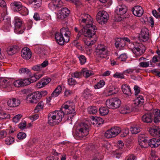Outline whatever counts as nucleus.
Here are the masks:
<instances>
[{
    "mask_svg": "<svg viewBox=\"0 0 160 160\" xmlns=\"http://www.w3.org/2000/svg\"><path fill=\"white\" fill-rule=\"evenodd\" d=\"M88 112L90 114H95L97 112L98 108L95 106L91 107L88 108Z\"/></svg>",
    "mask_w": 160,
    "mask_h": 160,
    "instance_id": "nucleus-36",
    "label": "nucleus"
},
{
    "mask_svg": "<svg viewBox=\"0 0 160 160\" xmlns=\"http://www.w3.org/2000/svg\"><path fill=\"white\" fill-rule=\"evenodd\" d=\"M22 116L21 114H18L15 116L13 118V122L17 123L18 122V121L21 118Z\"/></svg>",
    "mask_w": 160,
    "mask_h": 160,
    "instance_id": "nucleus-54",
    "label": "nucleus"
},
{
    "mask_svg": "<svg viewBox=\"0 0 160 160\" xmlns=\"http://www.w3.org/2000/svg\"><path fill=\"white\" fill-rule=\"evenodd\" d=\"M152 13L153 15L156 18H160V14L157 12L156 10H153L152 11Z\"/></svg>",
    "mask_w": 160,
    "mask_h": 160,
    "instance_id": "nucleus-59",
    "label": "nucleus"
},
{
    "mask_svg": "<svg viewBox=\"0 0 160 160\" xmlns=\"http://www.w3.org/2000/svg\"><path fill=\"white\" fill-rule=\"evenodd\" d=\"M78 58L81 64H83L86 62L87 59L84 55H80L78 57Z\"/></svg>",
    "mask_w": 160,
    "mask_h": 160,
    "instance_id": "nucleus-42",
    "label": "nucleus"
},
{
    "mask_svg": "<svg viewBox=\"0 0 160 160\" xmlns=\"http://www.w3.org/2000/svg\"><path fill=\"white\" fill-rule=\"evenodd\" d=\"M18 49V47L15 45L9 46L7 48V52L9 55H12L17 52Z\"/></svg>",
    "mask_w": 160,
    "mask_h": 160,
    "instance_id": "nucleus-23",
    "label": "nucleus"
},
{
    "mask_svg": "<svg viewBox=\"0 0 160 160\" xmlns=\"http://www.w3.org/2000/svg\"><path fill=\"white\" fill-rule=\"evenodd\" d=\"M105 84V82L103 80H101L95 86L97 87V88H99L104 86ZM95 88H96V87H95Z\"/></svg>",
    "mask_w": 160,
    "mask_h": 160,
    "instance_id": "nucleus-47",
    "label": "nucleus"
},
{
    "mask_svg": "<svg viewBox=\"0 0 160 160\" xmlns=\"http://www.w3.org/2000/svg\"><path fill=\"white\" fill-rule=\"evenodd\" d=\"M144 101V99L143 97L142 96L139 95L135 100L134 104L138 106H141L143 104Z\"/></svg>",
    "mask_w": 160,
    "mask_h": 160,
    "instance_id": "nucleus-29",
    "label": "nucleus"
},
{
    "mask_svg": "<svg viewBox=\"0 0 160 160\" xmlns=\"http://www.w3.org/2000/svg\"><path fill=\"white\" fill-rule=\"evenodd\" d=\"M21 56L24 59L28 60L31 57L32 52L28 48H24L21 51Z\"/></svg>",
    "mask_w": 160,
    "mask_h": 160,
    "instance_id": "nucleus-17",
    "label": "nucleus"
},
{
    "mask_svg": "<svg viewBox=\"0 0 160 160\" xmlns=\"http://www.w3.org/2000/svg\"><path fill=\"white\" fill-rule=\"evenodd\" d=\"M96 120L97 122V126L100 125L101 124H102L103 123L104 121L100 117H96Z\"/></svg>",
    "mask_w": 160,
    "mask_h": 160,
    "instance_id": "nucleus-53",
    "label": "nucleus"
},
{
    "mask_svg": "<svg viewBox=\"0 0 160 160\" xmlns=\"http://www.w3.org/2000/svg\"><path fill=\"white\" fill-rule=\"evenodd\" d=\"M14 25L15 28L14 32L17 34H22L24 31V28L21 29V28L22 26V21L18 17L14 18Z\"/></svg>",
    "mask_w": 160,
    "mask_h": 160,
    "instance_id": "nucleus-10",
    "label": "nucleus"
},
{
    "mask_svg": "<svg viewBox=\"0 0 160 160\" xmlns=\"http://www.w3.org/2000/svg\"><path fill=\"white\" fill-rule=\"evenodd\" d=\"M153 113L154 115V122L155 123L160 122V110L155 109L153 110Z\"/></svg>",
    "mask_w": 160,
    "mask_h": 160,
    "instance_id": "nucleus-25",
    "label": "nucleus"
},
{
    "mask_svg": "<svg viewBox=\"0 0 160 160\" xmlns=\"http://www.w3.org/2000/svg\"><path fill=\"white\" fill-rule=\"evenodd\" d=\"M127 10V8L125 5H119L117 6L115 12L118 15H122L126 13Z\"/></svg>",
    "mask_w": 160,
    "mask_h": 160,
    "instance_id": "nucleus-18",
    "label": "nucleus"
},
{
    "mask_svg": "<svg viewBox=\"0 0 160 160\" xmlns=\"http://www.w3.org/2000/svg\"><path fill=\"white\" fill-rule=\"evenodd\" d=\"M22 82L23 86L28 85L31 83L29 78L22 80Z\"/></svg>",
    "mask_w": 160,
    "mask_h": 160,
    "instance_id": "nucleus-50",
    "label": "nucleus"
},
{
    "mask_svg": "<svg viewBox=\"0 0 160 160\" xmlns=\"http://www.w3.org/2000/svg\"><path fill=\"white\" fill-rule=\"evenodd\" d=\"M160 145V140L156 138L150 139L148 143V146H149L152 148H156Z\"/></svg>",
    "mask_w": 160,
    "mask_h": 160,
    "instance_id": "nucleus-21",
    "label": "nucleus"
},
{
    "mask_svg": "<svg viewBox=\"0 0 160 160\" xmlns=\"http://www.w3.org/2000/svg\"><path fill=\"white\" fill-rule=\"evenodd\" d=\"M33 18L36 21L40 20V18L39 14L37 12H36L34 13L33 16Z\"/></svg>",
    "mask_w": 160,
    "mask_h": 160,
    "instance_id": "nucleus-63",
    "label": "nucleus"
},
{
    "mask_svg": "<svg viewBox=\"0 0 160 160\" xmlns=\"http://www.w3.org/2000/svg\"><path fill=\"white\" fill-rule=\"evenodd\" d=\"M64 115V112L61 109L59 111L51 112L48 115V123L51 125L58 124L62 121Z\"/></svg>",
    "mask_w": 160,
    "mask_h": 160,
    "instance_id": "nucleus-3",
    "label": "nucleus"
},
{
    "mask_svg": "<svg viewBox=\"0 0 160 160\" xmlns=\"http://www.w3.org/2000/svg\"><path fill=\"white\" fill-rule=\"evenodd\" d=\"M89 126L85 122L80 123L77 126L75 131L74 137L77 139H80L88 133Z\"/></svg>",
    "mask_w": 160,
    "mask_h": 160,
    "instance_id": "nucleus-4",
    "label": "nucleus"
},
{
    "mask_svg": "<svg viewBox=\"0 0 160 160\" xmlns=\"http://www.w3.org/2000/svg\"><path fill=\"white\" fill-rule=\"evenodd\" d=\"M142 121L144 122L150 123L152 120V113H149L144 114L142 117Z\"/></svg>",
    "mask_w": 160,
    "mask_h": 160,
    "instance_id": "nucleus-22",
    "label": "nucleus"
},
{
    "mask_svg": "<svg viewBox=\"0 0 160 160\" xmlns=\"http://www.w3.org/2000/svg\"><path fill=\"white\" fill-rule=\"evenodd\" d=\"M127 58V56L125 54H122L120 55L119 58L121 59L122 61H125Z\"/></svg>",
    "mask_w": 160,
    "mask_h": 160,
    "instance_id": "nucleus-64",
    "label": "nucleus"
},
{
    "mask_svg": "<svg viewBox=\"0 0 160 160\" xmlns=\"http://www.w3.org/2000/svg\"><path fill=\"white\" fill-rule=\"evenodd\" d=\"M122 92L124 94L128 96L130 95L131 94L130 87L128 85L126 84L123 85L122 87Z\"/></svg>",
    "mask_w": 160,
    "mask_h": 160,
    "instance_id": "nucleus-28",
    "label": "nucleus"
},
{
    "mask_svg": "<svg viewBox=\"0 0 160 160\" xmlns=\"http://www.w3.org/2000/svg\"><path fill=\"white\" fill-rule=\"evenodd\" d=\"M149 62H142L139 63V66L140 67L147 68L149 66Z\"/></svg>",
    "mask_w": 160,
    "mask_h": 160,
    "instance_id": "nucleus-45",
    "label": "nucleus"
},
{
    "mask_svg": "<svg viewBox=\"0 0 160 160\" xmlns=\"http://www.w3.org/2000/svg\"><path fill=\"white\" fill-rule=\"evenodd\" d=\"M22 79H18L15 80L13 82L14 85L17 87H20L23 86Z\"/></svg>",
    "mask_w": 160,
    "mask_h": 160,
    "instance_id": "nucleus-38",
    "label": "nucleus"
},
{
    "mask_svg": "<svg viewBox=\"0 0 160 160\" xmlns=\"http://www.w3.org/2000/svg\"><path fill=\"white\" fill-rule=\"evenodd\" d=\"M108 47L103 44L98 45L96 48V54L99 58L102 59L106 58L109 54Z\"/></svg>",
    "mask_w": 160,
    "mask_h": 160,
    "instance_id": "nucleus-5",
    "label": "nucleus"
},
{
    "mask_svg": "<svg viewBox=\"0 0 160 160\" xmlns=\"http://www.w3.org/2000/svg\"><path fill=\"white\" fill-rule=\"evenodd\" d=\"M26 122L25 121H24L23 122H21L18 125L19 128L21 129H23L26 127Z\"/></svg>",
    "mask_w": 160,
    "mask_h": 160,
    "instance_id": "nucleus-62",
    "label": "nucleus"
},
{
    "mask_svg": "<svg viewBox=\"0 0 160 160\" xmlns=\"http://www.w3.org/2000/svg\"><path fill=\"white\" fill-rule=\"evenodd\" d=\"M11 27V26L10 22L8 21L7 22L5 23L3 25V28H4V30H6V31H8L10 30Z\"/></svg>",
    "mask_w": 160,
    "mask_h": 160,
    "instance_id": "nucleus-40",
    "label": "nucleus"
},
{
    "mask_svg": "<svg viewBox=\"0 0 160 160\" xmlns=\"http://www.w3.org/2000/svg\"><path fill=\"white\" fill-rule=\"evenodd\" d=\"M72 94L73 92L69 90H66L64 92V95L66 97H68Z\"/></svg>",
    "mask_w": 160,
    "mask_h": 160,
    "instance_id": "nucleus-61",
    "label": "nucleus"
},
{
    "mask_svg": "<svg viewBox=\"0 0 160 160\" xmlns=\"http://www.w3.org/2000/svg\"><path fill=\"white\" fill-rule=\"evenodd\" d=\"M26 136L25 133L22 132H20L17 135V138L20 139H22L25 138Z\"/></svg>",
    "mask_w": 160,
    "mask_h": 160,
    "instance_id": "nucleus-46",
    "label": "nucleus"
},
{
    "mask_svg": "<svg viewBox=\"0 0 160 160\" xmlns=\"http://www.w3.org/2000/svg\"><path fill=\"white\" fill-rule=\"evenodd\" d=\"M71 33L68 28H62L60 30V32H56L55 38L57 42L60 45H62L64 42H68L70 40Z\"/></svg>",
    "mask_w": 160,
    "mask_h": 160,
    "instance_id": "nucleus-2",
    "label": "nucleus"
},
{
    "mask_svg": "<svg viewBox=\"0 0 160 160\" xmlns=\"http://www.w3.org/2000/svg\"><path fill=\"white\" fill-rule=\"evenodd\" d=\"M121 103L119 99L117 98H112L106 100V105L107 107L111 109H115L119 107Z\"/></svg>",
    "mask_w": 160,
    "mask_h": 160,
    "instance_id": "nucleus-7",
    "label": "nucleus"
},
{
    "mask_svg": "<svg viewBox=\"0 0 160 160\" xmlns=\"http://www.w3.org/2000/svg\"><path fill=\"white\" fill-rule=\"evenodd\" d=\"M32 69L35 71H40L42 70V67L40 65H36L32 67Z\"/></svg>",
    "mask_w": 160,
    "mask_h": 160,
    "instance_id": "nucleus-57",
    "label": "nucleus"
},
{
    "mask_svg": "<svg viewBox=\"0 0 160 160\" xmlns=\"http://www.w3.org/2000/svg\"><path fill=\"white\" fill-rule=\"evenodd\" d=\"M82 75V73L81 72H76L72 74V76L75 78H79Z\"/></svg>",
    "mask_w": 160,
    "mask_h": 160,
    "instance_id": "nucleus-49",
    "label": "nucleus"
},
{
    "mask_svg": "<svg viewBox=\"0 0 160 160\" xmlns=\"http://www.w3.org/2000/svg\"><path fill=\"white\" fill-rule=\"evenodd\" d=\"M131 111L130 108L127 106L121 108L120 110V112L122 114H126L130 112Z\"/></svg>",
    "mask_w": 160,
    "mask_h": 160,
    "instance_id": "nucleus-32",
    "label": "nucleus"
},
{
    "mask_svg": "<svg viewBox=\"0 0 160 160\" xmlns=\"http://www.w3.org/2000/svg\"><path fill=\"white\" fill-rule=\"evenodd\" d=\"M125 45V42L121 38H118L115 43V45L117 48L121 49Z\"/></svg>",
    "mask_w": 160,
    "mask_h": 160,
    "instance_id": "nucleus-24",
    "label": "nucleus"
},
{
    "mask_svg": "<svg viewBox=\"0 0 160 160\" xmlns=\"http://www.w3.org/2000/svg\"><path fill=\"white\" fill-rule=\"evenodd\" d=\"M62 90L61 86L58 85L52 93V96L53 97H57L61 92Z\"/></svg>",
    "mask_w": 160,
    "mask_h": 160,
    "instance_id": "nucleus-30",
    "label": "nucleus"
},
{
    "mask_svg": "<svg viewBox=\"0 0 160 160\" xmlns=\"http://www.w3.org/2000/svg\"><path fill=\"white\" fill-rule=\"evenodd\" d=\"M51 81V79L49 78H47L46 79H42L41 82L42 85L44 87L48 84Z\"/></svg>",
    "mask_w": 160,
    "mask_h": 160,
    "instance_id": "nucleus-48",
    "label": "nucleus"
},
{
    "mask_svg": "<svg viewBox=\"0 0 160 160\" xmlns=\"http://www.w3.org/2000/svg\"><path fill=\"white\" fill-rule=\"evenodd\" d=\"M145 47L141 43L137 44L132 49V51L138 57L142 55L144 52Z\"/></svg>",
    "mask_w": 160,
    "mask_h": 160,
    "instance_id": "nucleus-11",
    "label": "nucleus"
},
{
    "mask_svg": "<svg viewBox=\"0 0 160 160\" xmlns=\"http://www.w3.org/2000/svg\"><path fill=\"white\" fill-rule=\"evenodd\" d=\"M99 111L100 114L102 116H105L107 115L109 112L108 109L106 107H101Z\"/></svg>",
    "mask_w": 160,
    "mask_h": 160,
    "instance_id": "nucleus-33",
    "label": "nucleus"
},
{
    "mask_svg": "<svg viewBox=\"0 0 160 160\" xmlns=\"http://www.w3.org/2000/svg\"><path fill=\"white\" fill-rule=\"evenodd\" d=\"M68 82L70 85H75L76 83V81L73 78H71L68 80Z\"/></svg>",
    "mask_w": 160,
    "mask_h": 160,
    "instance_id": "nucleus-51",
    "label": "nucleus"
},
{
    "mask_svg": "<svg viewBox=\"0 0 160 160\" xmlns=\"http://www.w3.org/2000/svg\"><path fill=\"white\" fill-rule=\"evenodd\" d=\"M97 22L100 24H103L106 23L109 18V15L104 11L99 12L96 16Z\"/></svg>",
    "mask_w": 160,
    "mask_h": 160,
    "instance_id": "nucleus-8",
    "label": "nucleus"
},
{
    "mask_svg": "<svg viewBox=\"0 0 160 160\" xmlns=\"http://www.w3.org/2000/svg\"><path fill=\"white\" fill-rule=\"evenodd\" d=\"M38 94H40V97L41 98L42 97H44L47 94L48 92L47 91L44 90L41 92H36Z\"/></svg>",
    "mask_w": 160,
    "mask_h": 160,
    "instance_id": "nucleus-52",
    "label": "nucleus"
},
{
    "mask_svg": "<svg viewBox=\"0 0 160 160\" xmlns=\"http://www.w3.org/2000/svg\"><path fill=\"white\" fill-rule=\"evenodd\" d=\"M9 82L7 80L2 79L0 84V86L2 88H5L9 85Z\"/></svg>",
    "mask_w": 160,
    "mask_h": 160,
    "instance_id": "nucleus-35",
    "label": "nucleus"
},
{
    "mask_svg": "<svg viewBox=\"0 0 160 160\" xmlns=\"http://www.w3.org/2000/svg\"><path fill=\"white\" fill-rule=\"evenodd\" d=\"M14 139L12 137H10L7 138L5 140L6 143L8 145L12 144L14 141Z\"/></svg>",
    "mask_w": 160,
    "mask_h": 160,
    "instance_id": "nucleus-41",
    "label": "nucleus"
},
{
    "mask_svg": "<svg viewBox=\"0 0 160 160\" xmlns=\"http://www.w3.org/2000/svg\"><path fill=\"white\" fill-rule=\"evenodd\" d=\"M43 75V73L40 72L39 73H37L35 74L34 76H32L30 79L31 83H33L39 79Z\"/></svg>",
    "mask_w": 160,
    "mask_h": 160,
    "instance_id": "nucleus-26",
    "label": "nucleus"
},
{
    "mask_svg": "<svg viewBox=\"0 0 160 160\" xmlns=\"http://www.w3.org/2000/svg\"><path fill=\"white\" fill-rule=\"evenodd\" d=\"M135 91V95L137 97L140 92V88L138 86L136 85L134 87Z\"/></svg>",
    "mask_w": 160,
    "mask_h": 160,
    "instance_id": "nucleus-55",
    "label": "nucleus"
},
{
    "mask_svg": "<svg viewBox=\"0 0 160 160\" xmlns=\"http://www.w3.org/2000/svg\"><path fill=\"white\" fill-rule=\"evenodd\" d=\"M121 132L120 128L118 127H114L107 130L105 133V136L107 138H110L116 137Z\"/></svg>",
    "mask_w": 160,
    "mask_h": 160,
    "instance_id": "nucleus-9",
    "label": "nucleus"
},
{
    "mask_svg": "<svg viewBox=\"0 0 160 160\" xmlns=\"http://www.w3.org/2000/svg\"><path fill=\"white\" fill-rule=\"evenodd\" d=\"M19 73L21 74H28L30 72L29 70L27 68H22L19 70Z\"/></svg>",
    "mask_w": 160,
    "mask_h": 160,
    "instance_id": "nucleus-44",
    "label": "nucleus"
},
{
    "mask_svg": "<svg viewBox=\"0 0 160 160\" xmlns=\"http://www.w3.org/2000/svg\"><path fill=\"white\" fill-rule=\"evenodd\" d=\"M138 38L140 42H145L148 40L149 32L147 28H143L141 29Z\"/></svg>",
    "mask_w": 160,
    "mask_h": 160,
    "instance_id": "nucleus-14",
    "label": "nucleus"
},
{
    "mask_svg": "<svg viewBox=\"0 0 160 160\" xmlns=\"http://www.w3.org/2000/svg\"><path fill=\"white\" fill-rule=\"evenodd\" d=\"M7 104L10 107H16L19 105L20 101L18 99L13 98L9 99L7 102Z\"/></svg>",
    "mask_w": 160,
    "mask_h": 160,
    "instance_id": "nucleus-19",
    "label": "nucleus"
},
{
    "mask_svg": "<svg viewBox=\"0 0 160 160\" xmlns=\"http://www.w3.org/2000/svg\"><path fill=\"white\" fill-rule=\"evenodd\" d=\"M130 131L133 134H136L140 131V128L138 126L131 127L130 128Z\"/></svg>",
    "mask_w": 160,
    "mask_h": 160,
    "instance_id": "nucleus-34",
    "label": "nucleus"
},
{
    "mask_svg": "<svg viewBox=\"0 0 160 160\" xmlns=\"http://www.w3.org/2000/svg\"><path fill=\"white\" fill-rule=\"evenodd\" d=\"M42 4V0H37L33 3V7L35 8H38L40 7Z\"/></svg>",
    "mask_w": 160,
    "mask_h": 160,
    "instance_id": "nucleus-39",
    "label": "nucleus"
},
{
    "mask_svg": "<svg viewBox=\"0 0 160 160\" xmlns=\"http://www.w3.org/2000/svg\"><path fill=\"white\" fill-rule=\"evenodd\" d=\"M113 77L115 78H123L124 76L122 73H120L118 72H116L113 75Z\"/></svg>",
    "mask_w": 160,
    "mask_h": 160,
    "instance_id": "nucleus-56",
    "label": "nucleus"
},
{
    "mask_svg": "<svg viewBox=\"0 0 160 160\" xmlns=\"http://www.w3.org/2000/svg\"><path fill=\"white\" fill-rule=\"evenodd\" d=\"M54 6L57 7H61L62 5V2L59 0H55L52 2Z\"/></svg>",
    "mask_w": 160,
    "mask_h": 160,
    "instance_id": "nucleus-43",
    "label": "nucleus"
},
{
    "mask_svg": "<svg viewBox=\"0 0 160 160\" xmlns=\"http://www.w3.org/2000/svg\"><path fill=\"white\" fill-rule=\"evenodd\" d=\"M11 6L12 9L15 11H19L22 10V5L19 2L14 1L12 2Z\"/></svg>",
    "mask_w": 160,
    "mask_h": 160,
    "instance_id": "nucleus-20",
    "label": "nucleus"
},
{
    "mask_svg": "<svg viewBox=\"0 0 160 160\" xmlns=\"http://www.w3.org/2000/svg\"><path fill=\"white\" fill-rule=\"evenodd\" d=\"M44 105V103L42 101L40 102L35 107V110L36 112H38L40 109H42Z\"/></svg>",
    "mask_w": 160,
    "mask_h": 160,
    "instance_id": "nucleus-37",
    "label": "nucleus"
},
{
    "mask_svg": "<svg viewBox=\"0 0 160 160\" xmlns=\"http://www.w3.org/2000/svg\"><path fill=\"white\" fill-rule=\"evenodd\" d=\"M136 156L133 154L129 155L127 157V160H136Z\"/></svg>",
    "mask_w": 160,
    "mask_h": 160,
    "instance_id": "nucleus-60",
    "label": "nucleus"
},
{
    "mask_svg": "<svg viewBox=\"0 0 160 160\" xmlns=\"http://www.w3.org/2000/svg\"><path fill=\"white\" fill-rule=\"evenodd\" d=\"M75 108V104L73 102L67 101L62 105L61 108L64 112V114H72V116L73 117L76 114Z\"/></svg>",
    "mask_w": 160,
    "mask_h": 160,
    "instance_id": "nucleus-6",
    "label": "nucleus"
},
{
    "mask_svg": "<svg viewBox=\"0 0 160 160\" xmlns=\"http://www.w3.org/2000/svg\"><path fill=\"white\" fill-rule=\"evenodd\" d=\"M132 11L133 14L138 17H141L143 13V10L140 6H136L132 8Z\"/></svg>",
    "mask_w": 160,
    "mask_h": 160,
    "instance_id": "nucleus-16",
    "label": "nucleus"
},
{
    "mask_svg": "<svg viewBox=\"0 0 160 160\" xmlns=\"http://www.w3.org/2000/svg\"><path fill=\"white\" fill-rule=\"evenodd\" d=\"M78 21L81 25L83 26L82 30L84 36L94 38L93 40H90L89 38L83 39L85 47H91L95 43L97 39L95 35L97 28L92 24V18L88 14H82L79 17Z\"/></svg>",
    "mask_w": 160,
    "mask_h": 160,
    "instance_id": "nucleus-1",
    "label": "nucleus"
},
{
    "mask_svg": "<svg viewBox=\"0 0 160 160\" xmlns=\"http://www.w3.org/2000/svg\"><path fill=\"white\" fill-rule=\"evenodd\" d=\"M70 13L69 10L66 7L62 8L58 10L57 15L58 19L63 20L68 16Z\"/></svg>",
    "mask_w": 160,
    "mask_h": 160,
    "instance_id": "nucleus-12",
    "label": "nucleus"
},
{
    "mask_svg": "<svg viewBox=\"0 0 160 160\" xmlns=\"http://www.w3.org/2000/svg\"><path fill=\"white\" fill-rule=\"evenodd\" d=\"M149 132L150 134L153 137H158L160 135V130L158 128H150Z\"/></svg>",
    "mask_w": 160,
    "mask_h": 160,
    "instance_id": "nucleus-27",
    "label": "nucleus"
},
{
    "mask_svg": "<svg viewBox=\"0 0 160 160\" xmlns=\"http://www.w3.org/2000/svg\"><path fill=\"white\" fill-rule=\"evenodd\" d=\"M40 94H38L37 92H35L28 95L26 100L28 102L33 104H36L39 102L40 99Z\"/></svg>",
    "mask_w": 160,
    "mask_h": 160,
    "instance_id": "nucleus-13",
    "label": "nucleus"
},
{
    "mask_svg": "<svg viewBox=\"0 0 160 160\" xmlns=\"http://www.w3.org/2000/svg\"><path fill=\"white\" fill-rule=\"evenodd\" d=\"M82 72L83 76L86 78H88L90 76L92 75L93 74L92 71L88 70L86 68H83L82 70Z\"/></svg>",
    "mask_w": 160,
    "mask_h": 160,
    "instance_id": "nucleus-31",
    "label": "nucleus"
},
{
    "mask_svg": "<svg viewBox=\"0 0 160 160\" xmlns=\"http://www.w3.org/2000/svg\"><path fill=\"white\" fill-rule=\"evenodd\" d=\"M144 134L140 135L138 137V142L142 148H147L148 147V140Z\"/></svg>",
    "mask_w": 160,
    "mask_h": 160,
    "instance_id": "nucleus-15",
    "label": "nucleus"
},
{
    "mask_svg": "<svg viewBox=\"0 0 160 160\" xmlns=\"http://www.w3.org/2000/svg\"><path fill=\"white\" fill-rule=\"evenodd\" d=\"M108 87L106 89V91H107V95L108 96H110L113 94H116V93L114 92V90H115V88H114L113 89H111V90H108Z\"/></svg>",
    "mask_w": 160,
    "mask_h": 160,
    "instance_id": "nucleus-58",
    "label": "nucleus"
}]
</instances>
